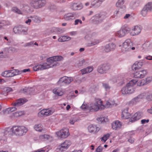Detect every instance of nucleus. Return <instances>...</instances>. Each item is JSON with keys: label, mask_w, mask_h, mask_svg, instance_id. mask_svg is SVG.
<instances>
[{"label": "nucleus", "mask_w": 152, "mask_h": 152, "mask_svg": "<svg viewBox=\"0 0 152 152\" xmlns=\"http://www.w3.org/2000/svg\"><path fill=\"white\" fill-rule=\"evenodd\" d=\"M152 81V76H148L145 79H142L138 81L133 79L128 83L125 86L123 87L121 91V93L123 95H129L133 93L135 90L134 86L136 84L138 86H142L147 84Z\"/></svg>", "instance_id": "obj_1"}, {"label": "nucleus", "mask_w": 152, "mask_h": 152, "mask_svg": "<svg viewBox=\"0 0 152 152\" xmlns=\"http://www.w3.org/2000/svg\"><path fill=\"white\" fill-rule=\"evenodd\" d=\"M12 133L17 135L21 136L25 135L28 131V128L23 126H15L11 128Z\"/></svg>", "instance_id": "obj_2"}, {"label": "nucleus", "mask_w": 152, "mask_h": 152, "mask_svg": "<svg viewBox=\"0 0 152 152\" xmlns=\"http://www.w3.org/2000/svg\"><path fill=\"white\" fill-rule=\"evenodd\" d=\"M27 101L25 99H20L17 100L16 102L13 103V107L9 108L5 110V113H10L15 110L19 106L22 105Z\"/></svg>", "instance_id": "obj_3"}, {"label": "nucleus", "mask_w": 152, "mask_h": 152, "mask_svg": "<svg viewBox=\"0 0 152 152\" xmlns=\"http://www.w3.org/2000/svg\"><path fill=\"white\" fill-rule=\"evenodd\" d=\"M101 99H96L94 102L91 103L88 106V109L91 112L102 110L101 105Z\"/></svg>", "instance_id": "obj_4"}, {"label": "nucleus", "mask_w": 152, "mask_h": 152, "mask_svg": "<svg viewBox=\"0 0 152 152\" xmlns=\"http://www.w3.org/2000/svg\"><path fill=\"white\" fill-rule=\"evenodd\" d=\"M107 17V14L103 12L96 15L92 17L91 19L94 24H99L101 23Z\"/></svg>", "instance_id": "obj_5"}, {"label": "nucleus", "mask_w": 152, "mask_h": 152, "mask_svg": "<svg viewBox=\"0 0 152 152\" xmlns=\"http://www.w3.org/2000/svg\"><path fill=\"white\" fill-rule=\"evenodd\" d=\"M74 80L72 77L64 76L59 79L57 83L58 85L62 86L70 84Z\"/></svg>", "instance_id": "obj_6"}, {"label": "nucleus", "mask_w": 152, "mask_h": 152, "mask_svg": "<svg viewBox=\"0 0 152 152\" xmlns=\"http://www.w3.org/2000/svg\"><path fill=\"white\" fill-rule=\"evenodd\" d=\"M146 98L148 100H152V94L149 95L148 93H142L133 99L131 102L134 104H136L137 102H138L140 99Z\"/></svg>", "instance_id": "obj_7"}, {"label": "nucleus", "mask_w": 152, "mask_h": 152, "mask_svg": "<svg viewBox=\"0 0 152 152\" xmlns=\"http://www.w3.org/2000/svg\"><path fill=\"white\" fill-rule=\"evenodd\" d=\"M46 3L45 0H35L31 1L30 4L31 6L36 9H38L44 6Z\"/></svg>", "instance_id": "obj_8"}, {"label": "nucleus", "mask_w": 152, "mask_h": 152, "mask_svg": "<svg viewBox=\"0 0 152 152\" xmlns=\"http://www.w3.org/2000/svg\"><path fill=\"white\" fill-rule=\"evenodd\" d=\"M132 40L128 39L123 43L121 47V50L123 53H125L131 51V46L132 45Z\"/></svg>", "instance_id": "obj_9"}, {"label": "nucleus", "mask_w": 152, "mask_h": 152, "mask_svg": "<svg viewBox=\"0 0 152 152\" xmlns=\"http://www.w3.org/2000/svg\"><path fill=\"white\" fill-rule=\"evenodd\" d=\"M142 28L140 26H135L132 27L129 31V34L132 36H134L139 34L142 31Z\"/></svg>", "instance_id": "obj_10"}, {"label": "nucleus", "mask_w": 152, "mask_h": 152, "mask_svg": "<svg viewBox=\"0 0 152 152\" xmlns=\"http://www.w3.org/2000/svg\"><path fill=\"white\" fill-rule=\"evenodd\" d=\"M57 137L60 138H65L69 135L68 130L66 128L63 129L56 132Z\"/></svg>", "instance_id": "obj_11"}, {"label": "nucleus", "mask_w": 152, "mask_h": 152, "mask_svg": "<svg viewBox=\"0 0 152 152\" xmlns=\"http://www.w3.org/2000/svg\"><path fill=\"white\" fill-rule=\"evenodd\" d=\"M54 112L53 109L50 108L45 109L40 111L38 113V115L39 116H48L52 115Z\"/></svg>", "instance_id": "obj_12"}, {"label": "nucleus", "mask_w": 152, "mask_h": 152, "mask_svg": "<svg viewBox=\"0 0 152 152\" xmlns=\"http://www.w3.org/2000/svg\"><path fill=\"white\" fill-rule=\"evenodd\" d=\"M129 28L122 27L121 29L115 33L116 37H124L129 32Z\"/></svg>", "instance_id": "obj_13"}, {"label": "nucleus", "mask_w": 152, "mask_h": 152, "mask_svg": "<svg viewBox=\"0 0 152 152\" xmlns=\"http://www.w3.org/2000/svg\"><path fill=\"white\" fill-rule=\"evenodd\" d=\"M110 69V66L107 64L100 65L98 68L97 72L100 74H103L107 73Z\"/></svg>", "instance_id": "obj_14"}, {"label": "nucleus", "mask_w": 152, "mask_h": 152, "mask_svg": "<svg viewBox=\"0 0 152 152\" xmlns=\"http://www.w3.org/2000/svg\"><path fill=\"white\" fill-rule=\"evenodd\" d=\"M147 71L146 70L137 71L134 73V77L135 78H143L147 75Z\"/></svg>", "instance_id": "obj_15"}, {"label": "nucleus", "mask_w": 152, "mask_h": 152, "mask_svg": "<svg viewBox=\"0 0 152 152\" xmlns=\"http://www.w3.org/2000/svg\"><path fill=\"white\" fill-rule=\"evenodd\" d=\"M50 66H52L49 65L47 63H45L42 65H36L33 67V69L34 71H36L39 70H42L48 69L50 68Z\"/></svg>", "instance_id": "obj_16"}, {"label": "nucleus", "mask_w": 152, "mask_h": 152, "mask_svg": "<svg viewBox=\"0 0 152 152\" xmlns=\"http://www.w3.org/2000/svg\"><path fill=\"white\" fill-rule=\"evenodd\" d=\"M100 129V127L95 125L91 124L88 127V132L91 133L96 134Z\"/></svg>", "instance_id": "obj_17"}, {"label": "nucleus", "mask_w": 152, "mask_h": 152, "mask_svg": "<svg viewBox=\"0 0 152 152\" xmlns=\"http://www.w3.org/2000/svg\"><path fill=\"white\" fill-rule=\"evenodd\" d=\"M142 115V113L141 112H138L133 115L129 120V121L132 122H134L140 119Z\"/></svg>", "instance_id": "obj_18"}, {"label": "nucleus", "mask_w": 152, "mask_h": 152, "mask_svg": "<svg viewBox=\"0 0 152 152\" xmlns=\"http://www.w3.org/2000/svg\"><path fill=\"white\" fill-rule=\"evenodd\" d=\"M54 94L58 96H62L65 93V90L61 88H56L53 90Z\"/></svg>", "instance_id": "obj_19"}, {"label": "nucleus", "mask_w": 152, "mask_h": 152, "mask_svg": "<svg viewBox=\"0 0 152 152\" xmlns=\"http://www.w3.org/2000/svg\"><path fill=\"white\" fill-rule=\"evenodd\" d=\"M128 110V108H126L122 110L121 115L122 119H128L131 117V115L129 112Z\"/></svg>", "instance_id": "obj_20"}, {"label": "nucleus", "mask_w": 152, "mask_h": 152, "mask_svg": "<svg viewBox=\"0 0 152 152\" xmlns=\"http://www.w3.org/2000/svg\"><path fill=\"white\" fill-rule=\"evenodd\" d=\"M115 48V44L113 43H110L106 45L104 47V50L107 52H108L110 51L113 50Z\"/></svg>", "instance_id": "obj_21"}, {"label": "nucleus", "mask_w": 152, "mask_h": 152, "mask_svg": "<svg viewBox=\"0 0 152 152\" xmlns=\"http://www.w3.org/2000/svg\"><path fill=\"white\" fill-rule=\"evenodd\" d=\"M76 15L74 13H69L65 14L64 16V18L66 20H72L75 18Z\"/></svg>", "instance_id": "obj_22"}, {"label": "nucleus", "mask_w": 152, "mask_h": 152, "mask_svg": "<svg viewBox=\"0 0 152 152\" xmlns=\"http://www.w3.org/2000/svg\"><path fill=\"white\" fill-rule=\"evenodd\" d=\"M39 139L41 141H45L47 140H51L52 139L51 136L48 134L41 135L38 136Z\"/></svg>", "instance_id": "obj_23"}, {"label": "nucleus", "mask_w": 152, "mask_h": 152, "mask_svg": "<svg viewBox=\"0 0 152 152\" xmlns=\"http://www.w3.org/2000/svg\"><path fill=\"white\" fill-rule=\"evenodd\" d=\"M112 125L113 129L115 130L120 128L122 125L121 122L118 121H116L113 122Z\"/></svg>", "instance_id": "obj_24"}, {"label": "nucleus", "mask_w": 152, "mask_h": 152, "mask_svg": "<svg viewBox=\"0 0 152 152\" xmlns=\"http://www.w3.org/2000/svg\"><path fill=\"white\" fill-rule=\"evenodd\" d=\"M104 0H95L91 3L90 7H99L101 5L102 3Z\"/></svg>", "instance_id": "obj_25"}, {"label": "nucleus", "mask_w": 152, "mask_h": 152, "mask_svg": "<svg viewBox=\"0 0 152 152\" xmlns=\"http://www.w3.org/2000/svg\"><path fill=\"white\" fill-rule=\"evenodd\" d=\"M20 9L22 12H23V15H25L30 10L29 7L27 5H22L20 6Z\"/></svg>", "instance_id": "obj_26"}, {"label": "nucleus", "mask_w": 152, "mask_h": 152, "mask_svg": "<svg viewBox=\"0 0 152 152\" xmlns=\"http://www.w3.org/2000/svg\"><path fill=\"white\" fill-rule=\"evenodd\" d=\"M142 62L136 61L132 66V69L133 70H137L140 68L142 67Z\"/></svg>", "instance_id": "obj_27"}, {"label": "nucleus", "mask_w": 152, "mask_h": 152, "mask_svg": "<svg viewBox=\"0 0 152 152\" xmlns=\"http://www.w3.org/2000/svg\"><path fill=\"white\" fill-rule=\"evenodd\" d=\"M8 135L7 131H5V132L2 133L0 135V140L1 142L6 141L7 140V137Z\"/></svg>", "instance_id": "obj_28"}, {"label": "nucleus", "mask_w": 152, "mask_h": 152, "mask_svg": "<svg viewBox=\"0 0 152 152\" xmlns=\"http://www.w3.org/2000/svg\"><path fill=\"white\" fill-rule=\"evenodd\" d=\"M52 58V57L49 58L47 59V61L49 63L48 64L49 65L52 66H50V67H53L55 66L58 65V63H54L55 61L53 59L51 58Z\"/></svg>", "instance_id": "obj_29"}, {"label": "nucleus", "mask_w": 152, "mask_h": 152, "mask_svg": "<svg viewBox=\"0 0 152 152\" xmlns=\"http://www.w3.org/2000/svg\"><path fill=\"white\" fill-rule=\"evenodd\" d=\"M101 105L102 110L106 108H107L111 107L110 104V102L108 101V100L106 101L105 102H103L101 100Z\"/></svg>", "instance_id": "obj_30"}, {"label": "nucleus", "mask_w": 152, "mask_h": 152, "mask_svg": "<svg viewBox=\"0 0 152 152\" xmlns=\"http://www.w3.org/2000/svg\"><path fill=\"white\" fill-rule=\"evenodd\" d=\"M121 15V13L119 10H116L113 12V15H112L111 18L113 19H117L120 18Z\"/></svg>", "instance_id": "obj_31"}, {"label": "nucleus", "mask_w": 152, "mask_h": 152, "mask_svg": "<svg viewBox=\"0 0 152 152\" xmlns=\"http://www.w3.org/2000/svg\"><path fill=\"white\" fill-rule=\"evenodd\" d=\"M71 142L69 140H66L61 145L62 148L67 149L71 145Z\"/></svg>", "instance_id": "obj_32"}, {"label": "nucleus", "mask_w": 152, "mask_h": 152, "mask_svg": "<svg viewBox=\"0 0 152 152\" xmlns=\"http://www.w3.org/2000/svg\"><path fill=\"white\" fill-rule=\"evenodd\" d=\"M125 1V0H118L116 4V6L122 9L125 8V6L123 5Z\"/></svg>", "instance_id": "obj_33"}, {"label": "nucleus", "mask_w": 152, "mask_h": 152, "mask_svg": "<svg viewBox=\"0 0 152 152\" xmlns=\"http://www.w3.org/2000/svg\"><path fill=\"white\" fill-rule=\"evenodd\" d=\"M29 18L32 19L33 21L36 23H39L42 21L41 18L37 16H31Z\"/></svg>", "instance_id": "obj_34"}, {"label": "nucleus", "mask_w": 152, "mask_h": 152, "mask_svg": "<svg viewBox=\"0 0 152 152\" xmlns=\"http://www.w3.org/2000/svg\"><path fill=\"white\" fill-rule=\"evenodd\" d=\"M83 7V5L81 4H78L77 3H74L71 7V9L74 10H80Z\"/></svg>", "instance_id": "obj_35"}, {"label": "nucleus", "mask_w": 152, "mask_h": 152, "mask_svg": "<svg viewBox=\"0 0 152 152\" xmlns=\"http://www.w3.org/2000/svg\"><path fill=\"white\" fill-rule=\"evenodd\" d=\"M71 38L67 36H64L60 37L58 39V41L59 42H63L67 41L70 40Z\"/></svg>", "instance_id": "obj_36"}, {"label": "nucleus", "mask_w": 152, "mask_h": 152, "mask_svg": "<svg viewBox=\"0 0 152 152\" xmlns=\"http://www.w3.org/2000/svg\"><path fill=\"white\" fill-rule=\"evenodd\" d=\"M1 75L2 76L6 77H12L11 70L6 71L3 72L1 74Z\"/></svg>", "instance_id": "obj_37"}, {"label": "nucleus", "mask_w": 152, "mask_h": 152, "mask_svg": "<svg viewBox=\"0 0 152 152\" xmlns=\"http://www.w3.org/2000/svg\"><path fill=\"white\" fill-rule=\"evenodd\" d=\"M5 50L6 51H7L8 53H15L17 51V49L13 47H10L9 48H5Z\"/></svg>", "instance_id": "obj_38"}, {"label": "nucleus", "mask_w": 152, "mask_h": 152, "mask_svg": "<svg viewBox=\"0 0 152 152\" xmlns=\"http://www.w3.org/2000/svg\"><path fill=\"white\" fill-rule=\"evenodd\" d=\"M97 120L99 123H105L108 121V120L107 118L103 116H100L97 118Z\"/></svg>", "instance_id": "obj_39"}, {"label": "nucleus", "mask_w": 152, "mask_h": 152, "mask_svg": "<svg viewBox=\"0 0 152 152\" xmlns=\"http://www.w3.org/2000/svg\"><path fill=\"white\" fill-rule=\"evenodd\" d=\"M10 22L8 21L2 20L0 23V29L3 28V27L9 25Z\"/></svg>", "instance_id": "obj_40"}, {"label": "nucleus", "mask_w": 152, "mask_h": 152, "mask_svg": "<svg viewBox=\"0 0 152 152\" xmlns=\"http://www.w3.org/2000/svg\"><path fill=\"white\" fill-rule=\"evenodd\" d=\"M140 3V1L139 0H136L135 1H132L130 4V6L133 8H134L137 7Z\"/></svg>", "instance_id": "obj_41"}, {"label": "nucleus", "mask_w": 152, "mask_h": 152, "mask_svg": "<svg viewBox=\"0 0 152 152\" xmlns=\"http://www.w3.org/2000/svg\"><path fill=\"white\" fill-rule=\"evenodd\" d=\"M144 7L148 11H151L152 10V2H148L145 5Z\"/></svg>", "instance_id": "obj_42"}, {"label": "nucleus", "mask_w": 152, "mask_h": 152, "mask_svg": "<svg viewBox=\"0 0 152 152\" xmlns=\"http://www.w3.org/2000/svg\"><path fill=\"white\" fill-rule=\"evenodd\" d=\"M34 129L35 130L40 132L42 130V126L41 124L35 125L34 126Z\"/></svg>", "instance_id": "obj_43"}, {"label": "nucleus", "mask_w": 152, "mask_h": 152, "mask_svg": "<svg viewBox=\"0 0 152 152\" xmlns=\"http://www.w3.org/2000/svg\"><path fill=\"white\" fill-rule=\"evenodd\" d=\"M12 12L18 14H23V12H22L21 10L20 9V10L16 7H12Z\"/></svg>", "instance_id": "obj_44"}, {"label": "nucleus", "mask_w": 152, "mask_h": 152, "mask_svg": "<svg viewBox=\"0 0 152 152\" xmlns=\"http://www.w3.org/2000/svg\"><path fill=\"white\" fill-rule=\"evenodd\" d=\"M51 58L53 59L55 62L60 61L63 60V57L61 56H53Z\"/></svg>", "instance_id": "obj_45"}, {"label": "nucleus", "mask_w": 152, "mask_h": 152, "mask_svg": "<svg viewBox=\"0 0 152 152\" xmlns=\"http://www.w3.org/2000/svg\"><path fill=\"white\" fill-rule=\"evenodd\" d=\"M12 77L21 74V71L17 69L11 70Z\"/></svg>", "instance_id": "obj_46"}, {"label": "nucleus", "mask_w": 152, "mask_h": 152, "mask_svg": "<svg viewBox=\"0 0 152 152\" xmlns=\"http://www.w3.org/2000/svg\"><path fill=\"white\" fill-rule=\"evenodd\" d=\"M111 134V133H110V134L108 133L105 134H104L103 136L101 138V141L104 142H105L106 140L109 138Z\"/></svg>", "instance_id": "obj_47"}, {"label": "nucleus", "mask_w": 152, "mask_h": 152, "mask_svg": "<svg viewBox=\"0 0 152 152\" xmlns=\"http://www.w3.org/2000/svg\"><path fill=\"white\" fill-rule=\"evenodd\" d=\"M77 119L75 116L72 117L70 118L69 120V123L73 125L77 121Z\"/></svg>", "instance_id": "obj_48"}, {"label": "nucleus", "mask_w": 152, "mask_h": 152, "mask_svg": "<svg viewBox=\"0 0 152 152\" xmlns=\"http://www.w3.org/2000/svg\"><path fill=\"white\" fill-rule=\"evenodd\" d=\"M21 28L20 27H16L13 29V31L15 34H20L21 33Z\"/></svg>", "instance_id": "obj_49"}, {"label": "nucleus", "mask_w": 152, "mask_h": 152, "mask_svg": "<svg viewBox=\"0 0 152 152\" xmlns=\"http://www.w3.org/2000/svg\"><path fill=\"white\" fill-rule=\"evenodd\" d=\"M99 42L98 40L95 39L94 41H92L91 43H88V46L89 47H90L96 44H97L99 43Z\"/></svg>", "instance_id": "obj_50"}, {"label": "nucleus", "mask_w": 152, "mask_h": 152, "mask_svg": "<svg viewBox=\"0 0 152 152\" xmlns=\"http://www.w3.org/2000/svg\"><path fill=\"white\" fill-rule=\"evenodd\" d=\"M148 11L146 9H145L143 7L141 12V14L142 15L144 16H145L147 14L148 12Z\"/></svg>", "instance_id": "obj_51"}, {"label": "nucleus", "mask_w": 152, "mask_h": 152, "mask_svg": "<svg viewBox=\"0 0 152 152\" xmlns=\"http://www.w3.org/2000/svg\"><path fill=\"white\" fill-rule=\"evenodd\" d=\"M88 106L87 104L85 103L84 102L83 103L82 105L81 106V108L83 110H89L88 109Z\"/></svg>", "instance_id": "obj_52"}, {"label": "nucleus", "mask_w": 152, "mask_h": 152, "mask_svg": "<svg viewBox=\"0 0 152 152\" xmlns=\"http://www.w3.org/2000/svg\"><path fill=\"white\" fill-rule=\"evenodd\" d=\"M102 85L104 88L105 89L106 91H108L110 88V86L109 85V84L107 83H103Z\"/></svg>", "instance_id": "obj_53"}, {"label": "nucleus", "mask_w": 152, "mask_h": 152, "mask_svg": "<svg viewBox=\"0 0 152 152\" xmlns=\"http://www.w3.org/2000/svg\"><path fill=\"white\" fill-rule=\"evenodd\" d=\"M21 33L24 34H27V28H21Z\"/></svg>", "instance_id": "obj_54"}, {"label": "nucleus", "mask_w": 152, "mask_h": 152, "mask_svg": "<svg viewBox=\"0 0 152 152\" xmlns=\"http://www.w3.org/2000/svg\"><path fill=\"white\" fill-rule=\"evenodd\" d=\"M86 70L87 73H90L92 72L93 70V67L92 66L88 67L85 68Z\"/></svg>", "instance_id": "obj_55"}, {"label": "nucleus", "mask_w": 152, "mask_h": 152, "mask_svg": "<svg viewBox=\"0 0 152 152\" xmlns=\"http://www.w3.org/2000/svg\"><path fill=\"white\" fill-rule=\"evenodd\" d=\"M34 41H31L30 42L25 43L24 45L25 47H29L34 45Z\"/></svg>", "instance_id": "obj_56"}, {"label": "nucleus", "mask_w": 152, "mask_h": 152, "mask_svg": "<svg viewBox=\"0 0 152 152\" xmlns=\"http://www.w3.org/2000/svg\"><path fill=\"white\" fill-rule=\"evenodd\" d=\"M103 148L100 146H99L96 149V152H102Z\"/></svg>", "instance_id": "obj_57"}, {"label": "nucleus", "mask_w": 152, "mask_h": 152, "mask_svg": "<svg viewBox=\"0 0 152 152\" xmlns=\"http://www.w3.org/2000/svg\"><path fill=\"white\" fill-rule=\"evenodd\" d=\"M54 29V30H55L58 32H59L60 33H62L63 32V30L61 28H55Z\"/></svg>", "instance_id": "obj_58"}, {"label": "nucleus", "mask_w": 152, "mask_h": 152, "mask_svg": "<svg viewBox=\"0 0 152 152\" xmlns=\"http://www.w3.org/2000/svg\"><path fill=\"white\" fill-rule=\"evenodd\" d=\"M79 23L81 24H82V21L80 20L79 19L76 20L75 21V25H77L78 23Z\"/></svg>", "instance_id": "obj_59"}, {"label": "nucleus", "mask_w": 152, "mask_h": 152, "mask_svg": "<svg viewBox=\"0 0 152 152\" xmlns=\"http://www.w3.org/2000/svg\"><path fill=\"white\" fill-rule=\"evenodd\" d=\"M81 73L82 75H84L88 73L85 68L83 69L80 70Z\"/></svg>", "instance_id": "obj_60"}, {"label": "nucleus", "mask_w": 152, "mask_h": 152, "mask_svg": "<svg viewBox=\"0 0 152 152\" xmlns=\"http://www.w3.org/2000/svg\"><path fill=\"white\" fill-rule=\"evenodd\" d=\"M20 116L24 115L25 114V112L23 111H17Z\"/></svg>", "instance_id": "obj_61"}, {"label": "nucleus", "mask_w": 152, "mask_h": 152, "mask_svg": "<svg viewBox=\"0 0 152 152\" xmlns=\"http://www.w3.org/2000/svg\"><path fill=\"white\" fill-rule=\"evenodd\" d=\"M69 34L71 36H75L77 34V32L76 31H72L69 32Z\"/></svg>", "instance_id": "obj_62"}, {"label": "nucleus", "mask_w": 152, "mask_h": 152, "mask_svg": "<svg viewBox=\"0 0 152 152\" xmlns=\"http://www.w3.org/2000/svg\"><path fill=\"white\" fill-rule=\"evenodd\" d=\"M149 121V120L147 119H142L141 121V123L142 124H144L148 122Z\"/></svg>", "instance_id": "obj_63"}, {"label": "nucleus", "mask_w": 152, "mask_h": 152, "mask_svg": "<svg viewBox=\"0 0 152 152\" xmlns=\"http://www.w3.org/2000/svg\"><path fill=\"white\" fill-rule=\"evenodd\" d=\"M128 141L129 142L132 144L134 142V139L132 137H130L129 139L128 140Z\"/></svg>", "instance_id": "obj_64"}]
</instances>
